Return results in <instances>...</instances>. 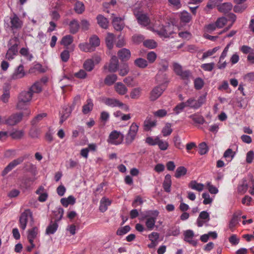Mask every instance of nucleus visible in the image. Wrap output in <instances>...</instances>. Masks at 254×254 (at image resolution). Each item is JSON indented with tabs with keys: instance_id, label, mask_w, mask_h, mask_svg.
Wrapping results in <instances>:
<instances>
[{
	"instance_id": "nucleus-45",
	"label": "nucleus",
	"mask_w": 254,
	"mask_h": 254,
	"mask_svg": "<svg viewBox=\"0 0 254 254\" xmlns=\"http://www.w3.org/2000/svg\"><path fill=\"white\" fill-rule=\"evenodd\" d=\"M189 118L191 119L195 123L202 125L205 122V120L203 117L200 115H191L189 116Z\"/></svg>"
},
{
	"instance_id": "nucleus-6",
	"label": "nucleus",
	"mask_w": 254,
	"mask_h": 254,
	"mask_svg": "<svg viewBox=\"0 0 254 254\" xmlns=\"http://www.w3.org/2000/svg\"><path fill=\"white\" fill-rule=\"evenodd\" d=\"M28 218L33 220V214L29 209H26L21 213L19 217V227L23 230L26 228Z\"/></svg>"
},
{
	"instance_id": "nucleus-33",
	"label": "nucleus",
	"mask_w": 254,
	"mask_h": 254,
	"mask_svg": "<svg viewBox=\"0 0 254 254\" xmlns=\"http://www.w3.org/2000/svg\"><path fill=\"white\" fill-rule=\"evenodd\" d=\"M83 66L87 71H91L94 68L95 65L93 59H87L83 63Z\"/></svg>"
},
{
	"instance_id": "nucleus-4",
	"label": "nucleus",
	"mask_w": 254,
	"mask_h": 254,
	"mask_svg": "<svg viewBox=\"0 0 254 254\" xmlns=\"http://www.w3.org/2000/svg\"><path fill=\"white\" fill-rule=\"evenodd\" d=\"M124 135L116 130L112 131L109 134L107 141L109 143L118 145L121 144L124 140Z\"/></svg>"
},
{
	"instance_id": "nucleus-24",
	"label": "nucleus",
	"mask_w": 254,
	"mask_h": 254,
	"mask_svg": "<svg viewBox=\"0 0 254 254\" xmlns=\"http://www.w3.org/2000/svg\"><path fill=\"white\" fill-rule=\"evenodd\" d=\"M171 184L172 181L171 175L167 174L165 176V179L163 183V189L166 192H170Z\"/></svg>"
},
{
	"instance_id": "nucleus-53",
	"label": "nucleus",
	"mask_w": 254,
	"mask_h": 254,
	"mask_svg": "<svg viewBox=\"0 0 254 254\" xmlns=\"http://www.w3.org/2000/svg\"><path fill=\"white\" fill-rule=\"evenodd\" d=\"M180 228L179 226H176L171 228L168 232L169 236H177L180 234Z\"/></svg>"
},
{
	"instance_id": "nucleus-15",
	"label": "nucleus",
	"mask_w": 254,
	"mask_h": 254,
	"mask_svg": "<svg viewBox=\"0 0 254 254\" xmlns=\"http://www.w3.org/2000/svg\"><path fill=\"white\" fill-rule=\"evenodd\" d=\"M124 18L122 17H114L112 23L114 29L117 31H121L123 29L125 24L123 22Z\"/></svg>"
},
{
	"instance_id": "nucleus-48",
	"label": "nucleus",
	"mask_w": 254,
	"mask_h": 254,
	"mask_svg": "<svg viewBox=\"0 0 254 254\" xmlns=\"http://www.w3.org/2000/svg\"><path fill=\"white\" fill-rule=\"evenodd\" d=\"M173 130L171 128V124L167 123L165 127L162 128V133L164 136H167L170 135Z\"/></svg>"
},
{
	"instance_id": "nucleus-39",
	"label": "nucleus",
	"mask_w": 254,
	"mask_h": 254,
	"mask_svg": "<svg viewBox=\"0 0 254 254\" xmlns=\"http://www.w3.org/2000/svg\"><path fill=\"white\" fill-rule=\"evenodd\" d=\"M248 189V185L246 180H243L241 183L238 185V191L239 193H245Z\"/></svg>"
},
{
	"instance_id": "nucleus-7",
	"label": "nucleus",
	"mask_w": 254,
	"mask_h": 254,
	"mask_svg": "<svg viewBox=\"0 0 254 254\" xmlns=\"http://www.w3.org/2000/svg\"><path fill=\"white\" fill-rule=\"evenodd\" d=\"M165 89L166 86L162 83L155 86L150 92V100L152 101L156 100L161 96Z\"/></svg>"
},
{
	"instance_id": "nucleus-47",
	"label": "nucleus",
	"mask_w": 254,
	"mask_h": 254,
	"mask_svg": "<svg viewBox=\"0 0 254 254\" xmlns=\"http://www.w3.org/2000/svg\"><path fill=\"white\" fill-rule=\"evenodd\" d=\"M89 43L93 48L94 51L96 47L100 45V39L96 35H93L89 39Z\"/></svg>"
},
{
	"instance_id": "nucleus-30",
	"label": "nucleus",
	"mask_w": 254,
	"mask_h": 254,
	"mask_svg": "<svg viewBox=\"0 0 254 254\" xmlns=\"http://www.w3.org/2000/svg\"><path fill=\"white\" fill-rule=\"evenodd\" d=\"M32 97V93L29 91H23L21 92L18 95V98L22 99L24 101L29 103Z\"/></svg>"
},
{
	"instance_id": "nucleus-20",
	"label": "nucleus",
	"mask_w": 254,
	"mask_h": 254,
	"mask_svg": "<svg viewBox=\"0 0 254 254\" xmlns=\"http://www.w3.org/2000/svg\"><path fill=\"white\" fill-rule=\"evenodd\" d=\"M156 125V122L150 118H147L143 123V129L145 131H149Z\"/></svg>"
},
{
	"instance_id": "nucleus-18",
	"label": "nucleus",
	"mask_w": 254,
	"mask_h": 254,
	"mask_svg": "<svg viewBox=\"0 0 254 254\" xmlns=\"http://www.w3.org/2000/svg\"><path fill=\"white\" fill-rule=\"evenodd\" d=\"M135 16L139 24L143 26L148 25L150 23V19L148 16L143 13L135 14Z\"/></svg>"
},
{
	"instance_id": "nucleus-62",
	"label": "nucleus",
	"mask_w": 254,
	"mask_h": 254,
	"mask_svg": "<svg viewBox=\"0 0 254 254\" xmlns=\"http://www.w3.org/2000/svg\"><path fill=\"white\" fill-rule=\"evenodd\" d=\"M159 137L156 136L155 138L152 137H147L145 139V142L150 145H157Z\"/></svg>"
},
{
	"instance_id": "nucleus-13",
	"label": "nucleus",
	"mask_w": 254,
	"mask_h": 254,
	"mask_svg": "<svg viewBox=\"0 0 254 254\" xmlns=\"http://www.w3.org/2000/svg\"><path fill=\"white\" fill-rule=\"evenodd\" d=\"M184 240L189 244L195 246L197 245V241L193 239L194 236V232L191 230H188L184 232Z\"/></svg>"
},
{
	"instance_id": "nucleus-51",
	"label": "nucleus",
	"mask_w": 254,
	"mask_h": 254,
	"mask_svg": "<svg viewBox=\"0 0 254 254\" xmlns=\"http://www.w3.org/2000/svg\"><path fill=\"white\" fill-rule=\"evenodd\" d=\"M187 169L184 167H179L176 171L175 176L177 178H180L181 177L185 175L187 173Z\"/></svg>"
},
{
	"instance_id": "nucleus-23",
	"label": "nucleus",
	"mask_w": 254,
	"mask_h": 254,
	"mask_svg": "<svg viewBox=\"0 0 254 254\" xmlns=\"http://www.w3.org/2000/svg\"><path fill=\"white\" fill-rule=\"evenodd\" d=\"M233 7V5L230 2H225L222 4L219 3L218 9L219 11L223 13H227L230 11Z\"/></svg>"
},
{
	"instance_id": "nucleus-64",
	"label": "nucleus",
	"mask_w": 254,
	"mask_h": 254,
	"mask_svg": "<svg viewBox=\"0 0 254 254\" xmlns=\"http://www.w3.org/2000/svg\"><path fill=\"white\" fill-rule=\"evenodd\" d=\"M157 144L161 150H167L169 146L168 143L167 141L161 140L160 138H159Z\"/></svg>"
},
{
	"instance_id": "nucleus-38",
	"label": "nucleus",
	"mask_w": 254,
	"mask_h": 254,
	"mask_svg": "<svg viewBox=\"0 0 254 254\" xmlns=\"http://www.w3.org/2000/svg\"><path fill=\"white\" fill-rule=\"evenodd\" d=\"M24 133L22 130H14L11 132L9 135L14 139H20L24 135Z\"/></svg>"
},
{
	"instance_id": "nucleus-36",
	"label": "nucleus",
	"mask_w": 254,
	"mask_h": 254,
	"mask_svg": "<svg viewBox=\"0 0 254 254\" xmlns=\"http://www.w3.org/2000/svg\"><path fill=\"white\" fill-rule=\"evenodd\" d=\"M114 40L115 35L112 33H108L106 38V43L109 49L113 47Z\"/></svg>"
},
{
	"instance_id": "nucleus-2",
	"label": "nucleus",
	"mask_w": 254,
	"mask_h": 254,
	"mask_svg": "<svg viewBox=\"0 0 254 254\" xmlns=\"http://www.w3.org/2000/svg\"><path fill=\"white\" fill-rule=\"evenodd\" d=\"M173 25L168 24L164 26H161L158 23H156L152 27H150L151 30L163 38H169L173 33Z\"/></svg>"
},
{
	"instance_id": "nucleus-17",
	"label": "nucleus",
	"mask_w": 254,
	"mask_h": 254,
	"mask_svg": "<svg viewBox=\"0 0 254 254\" xmlns=\"http://www.w3.org/2000/svg\"><path fill=\"white\" fill-rule=\"evenodd\" d=\"M118 56L121 61H127L130 59L131 53L128 49L123 48L118 51Z\"/></svg>"
},
{
	"instance_id": "nucleus-44",
	"label": "nucleus",
	"mask_w": 254,
	"mask_h": 254,
	"mask_svg": "<svg viewBox=\"0 0 254 254\" xmlns=\"http://www.w3.org/2000/svg\"><path fill=\"white\" fill-rule=\"evenodd\" d=\"M180 19L182 22L189 23L191 19V16L188 12L183 11L180 13Z\"/></svg>"
},
{
	"instance_id": "nucleus-35",
	"label": "nucleus",
	"mask_w": 254,
	"mask_h": 254,
	"mask_svg": "<svg viewBox=\"0 0 254 254\" xmlns=\"http://www.w3.org/2000/svg\"><path fill=\"white\" fill-rule=\"evenodd\" d=\"M117 76L116 74H113L107 75L104 80L105 84L110 86L113 84L117 80Z\"/></svg>"
},
{
	"instance_id": "nucleus-26",
	"label": "nucleus",
	"mask_w": 254,
	"mask_h": 254,
	"mask_svg": "<svg viewBox=\"0 0 254 254\" xmlns=\"http://www.w3.org/2000/svg\"><path fill=\"white\" fill-rule=\"evenodd\" d=\"M116 91L120 95H125L127 92V89L122 82H117L115 85Z\"/></svg>"
},
{
	"instance_id": "nucleus-10",
	"label": "nucleus",
	"mask_w": 254,
	"mask_h": 254,
	"mask_svg": "<svg viewBox=\"0 0 254 254\" xmlns=\"http://www.w3.org/2000/svg\"><path fill=\"white\" fill-rule=\"evenodd\" d=\"M26 75V72L24 70V66L22 64H20L14 69L9 79L10 80H15L23 78Z\"/></svg>"
},
{
	"instance_id": "nucleus-60",
	"label": "nucleus",
	"mask_w": 254,
	"mask_h": 254,
	"mask_svg": "<svg viewBox=\"0 0 254 254\" xmlns=\"http://www.w3.org/2000/svg\"><path fill=\"white\" fill-rule=\"evenodd\" d=\"M130 230V228L128 225H126L123 227L119 228L117 231L118 235L122 236L126 234Z\"/></svg>"
},
{
	"instance_id": "nucleus-19",
	"label": "nucleus",
	"mask_w": 254,
	"mask_h": 254,
	"mask_svg": "<svg viewBox=\"0 0 254 254\" xmlns=\"http://www.w3.org/2000/svg\"><path fill=\"white\" fill-rule=\"evenodd\" d=\"M29 103L24 101L22 99H19L18 98V101L16 104V109L18 110H26V112L25 114L27 115H29L31 114V112L30 110H27V107L29 105Z\"/></svg>"
},
{
	"instance_id": "nucleus-27",
	"label": "nucleus",
	"mask_w": 254,
	"mask_h": 254,
	"mask_svg": "<svg viewBox=\"0 0 254 254\" xmlns=\"http://www.w3.org/2000/svg\"><path fill=\"white\" fill-rule=\"evenodd\" d=\"M93 108V103L91 99H88L86 103L82 107V113L84 114H87L90 112Z\"/></svg>"
},
{
	"instance_id": "nucleus-42",
	"label": "nucleus",
	"mask_w": 254,
	"mask_h": 254,
	"mask_svg": "<svg viewBox=\"0 0 254 254\" xmlns=\"http://www.w3.org/2000/svg\"><path fill=\"white\" fill-rule=\"evenodd\" d=\"M235 155V152L231 149H227L223 154V157L226 159V161L228 162L232 161Z\"/></svg>"
},
{
	"instance_id": "nucleus-46",
	"label": "nucleus",
	"mask_w": 254,
	"mask_h": 254,
	"mask_svg": "<svg viewBox=\"0 0 254 254\" xmlns=\"http://www.w3.org/2000/svg\"><path fill=\"white\" fill-rule=\"evenodd\" d=\"M79 47L83 52H91L94 51L93 48H92L89 43H81L79 45Z\"/></svg>"
},
{
	"instance_id": "nucleus-11",
	"label": "nucleus",
	"mask_w": 254,
	"mask_h": 254,
	"mask_svg": "<svg viewBox=\"0 0 254 254\" xmlns=\"http://www.w3.org/2000/svg\"><path fill=\"white\" fill-rule=\"evenodd\" d=\"M102 101L106 105L111 107H122L124 105L122 102L115 98H103Z\"/></svg>"
},
{
	"instance_id": "nucleus-3",
	"label": "nucleus",
	"mask_w": 254,
	"mask_h": 254,
	"mask_svg": "<svg viewBox=\"0 0 254 254\" xmlns=\"http://www.w3.org/2000/svg\"><path fill=\"white\" fill-rule=\"evenodd\" d=\"M138 127V126L135 123L131 124L126 136V144L130 145L134 141L136 136Z\"/></svg>"
},
{
	"instance_id": "nucleus-28",
	"label": "nucleus",
	"mask_w": 254,
	"mask_h": 254,
	"mask_svg": "<svg viewBox=\"0 0 254 254\" xmlns=\"http://www.w3.org/2000/svg\"><path fill=\"white\" fill-rule=\"evenodd\" d=\"M98 24L101 27L104 29H107L108 27L109 21L107 18L102 15H99L97 16Z\"/></svg>"
},
{
	"instance_id": "nucleus-32",
	"label": "nucleus",
	"mask_w": 254,
	"mask_h": 254,
	"mask_svg": "<svg viewBox=\"0 0 254 254\" xmlns=\"http://www.w3.org/2000/svg\"><path fill=\"white\" fill-rule=\"evenodd\" d=\"M189 187L192 190L201 191L203 190L204 185L202 184L197 183L195 181H192L189 183Z\"/></svg>"
},
{
	"instance_id": "nucleus-14",
	"label": "nucleus",
	"mask_w": 254,
	"mask_h": 254,
	"mask_svg": "<svg viewBox=\"0 0 254 254\" xmlns=\"http://www.w3.org/2000/svg\"><path fill=\"white\" fill-rule=\"evenodd\" d=\"M17 53V45L14 44L8 49L5 55V58L8 61H11L14 58Z\"/></svg>"
},
{
	"instance_id": "nucleus-25",
	"label": "nucleus",
	"mask_w": 254,
	"mask_h": 254,
	"mask_svg": "<svg viewBox=\"0 0 254 254\" xmlns=\"http://www.w3.org/2000/svg\"><path fill=\"white\" fill-rule=\"evenodd\" d=\"M69 29L70 33H76L79 29V24L76 19L72 20L69 23Z\"/></svg>"
},
{
	"instance_id": "nucleus-40",
	"label": "nucleus",
	"mask_w": 254,
	"mask_h": 254,
	"mask_svg": "<svg viewBox=\"0 0 254 254\" xmlns=\"http://www.w3.org/2000/svg\"><path fill=\"white\" fill-rule=\"evenodd\" d=\"M74 9L76 13L78 14L82 13L85 10V6L82 2L76 1L74 7Z\"/></svg>"
},
{
	"instance_id": "nucleus-22",
	"label": "nucleus",
	"mask_w": 254,
	"mask_h": 254,
	"mask_svg": "<svg viewBox=\"0 0 254 254\" xmlns=\"http://www.w3.org/2000/svg\"><path fill=\"white\" fill-rule=\"evenodd\" d=\"M111 204V201L109 199L105 197L102 198L100 202L99 210L102 212L106 211L108 209V206Z\"/></svg>"
},
{
	"instance_id": "nucleus-56",
	"label": "nucleus",
	"mask_w": 254,
	"mask_h": 254,
	"mask_svg": "<svg viewBox=\"0 0 254 254\" xmlns=\"http://www.w3.org/2000/svg\"><path fill=\"white\" fill-rule=\"evenodd\" d=\"M227 19L224 17H222L218 18L215 23L217 28H221L227 23Z\"/></svg>"
},
{
	"instance_id": "nucleus-5",
	"label": "nucleus",
	"mask_w": 254,
	"mask_h": 254,
	"mask_svg": "<svg viewBox=\"0 0 254 254\" xmlns=\"http://www.w3.org/2000/svg\"><path fill=\"white\" fill-rule=\"evenodd\" d=\"M205 101V97L201 96L197 100L193 98H190L185 103L187 107L196 110L200 107Z\"/></svg>"
},
{
	"instance_id": "nucleus-55",
	"label": "nucleus",
	"mask_w": 254,
	"mask_h": 254,
	"mask_svg": "<svg viewBox=\"0 0 254 254\" xmlns=\"http://www.w3.org/2000/svg\"><path fill=\"white\" fill-rule=\"evenodd\" d=\"M187 107L185 102H182L179 104H178L174 108L173 111L175 112L176 115H178L180 113H181L185 108Z\"/></svg>"
},
{
	"instance_id": "nucleus-12",
	"label": "nucleus",
	"mask_w": 254,
	"mask_h": 254,
	"mask_svg": "<svg viewBox=\"0 0 254 254\" xmlns=\"http://www.w3.org/2000/svg\"><path fill=\"white\" fill-rule=\"evenodd\" d=\"M10 27L12 30L19 29L22 27V22L15 14H13L10 16Z\"/></svg>"
},
{
	"instance_id": "nucleus-41",
	"label": "nucleus",
	"mask_w": 254,
	"mask_h": 254,
	"mask_svg": "<svg viewBox=\"0 0 254 254\" xmlns=\"http://www.w3.org/2000/svg\"><path fill=\"white\" fill-rule=\"evenodd\" d=\"M58 225L57 222H51L46 229V233L48 235L53 234L57 230Z\"/></svg>"
},
{
	"instance_id": "nucleus-50",
	"label": "nucleus",
	"mask_w": 254,
	"mask_h": 254,
	"mask_svg": "<svg viewBox=\"0 0 254 254\" xmlns=\"http://www.w3.org/2000/svg\"><path fill=\"white\" fill-rule=\"evenodd\" d=\"M129 68L127 64H125L121 65L119 69V74L121 76H124L129 72Z\"/></svg>"
},
{
	"instance_id": "nucleus-21",
	"label": "nucleus",
	"mask_w": 254,
	"mask_h": 254,
	"mask_svg": "<svg viewBox=\"0 0 254 254\" xmlns=\"http://www.w3.org/2000/svg\"><path fill=\"white\" fill-rule=\"evenodd\" d=\"M38 233V228L34 227L28 231L27 238L30 244L33 245L34 240L36 238Z\"/></svg>"
},
{
	"instance_id": "nucleus-61",
	"label": "nucleus",
	"mask_w": 254,
	"mask_h": 254,
	"mask_svg": "<svg viewBox=\"0 0 254 254\" xmlns=\"http://www.w3.org/2000/svg\"><path fill=\"white\" fill-rule=\"evenodd\" d=\"M208 151V148L205 142H202L199 145V153L200 155L206 154Z\"/></svg>"
},
{
	"instance_id": "nucleus-59",
	"label": "nucleus",
	"mask_w": 254,
	"mask_h": 254,
	"mask_svg": "<svg viewBox=\"0 0 254 254\" xmlns=\"http://www.w3.org/2000/svg\"><path fill=\"white\" fill-rule=\"evenodd\" d=\"M144 45L149 49H154L157 47L156 42L153 40H147L144 42Z\"/></svg>"
},
{
	"instance_id": "nucleus-43",
	"label": "nucleus",
	"mask_w": 254,
	"mask_h": 254,
	"mask_svg": "<svg viewBox=\"0 0 254 254\" xmlns=\"http://www.w3.org/2000/svg\"><path fill=\"white\" fill-rule=\"evenodd\" d=\"M160 64L161 65L162 67L159 69V72L155 77V80L156 81L157 83H161L162 81L161 79V75L160 74V72L162 71L166 70L168 67V65L166 63L162 62Z\"/></svg>"
},
{
	"instance_id": "nucleus-37",
	"label": "nucleus",
	"mask_w": 254,
	"mask_h": 254,
	"mask_svg": "<svg viewBox=\"0 0 254 254\" xmlns=\"http://www.w3.org/2000/svg\"><path fill=\"white\" fill-rule=\"evenodd\" d=\"M134 63L136 66L141 68H144L148 65L147 61L141 58L136 59L134 61Z\"/></svg>"
},
{
	"instance_id": "nucleus-31",
	"label": "nucleus",
	"mask_w": 254,
	"mask_h": 254,
	"mask_svg": "<svg viewBox=\"0 0 254 254\" xmlns=\"http://www.w3.org/2000/svg\"><path fill=\"white\" fill-rule=\"evenodd\" d=\"M42 85L39 81L35 82L29 90V91L32 93V95L34 93H38L42 91Z\"/></svg>"
},
{
	"instance_id": "nucleus-8",
	"label": "nucleus",
	"mask_w": 254,
	"mask_h": 254,
	"mask_svg": "<svg viewBox=\"0 0 254 254\" xmlns=\"http://www.w3.org/2000/svg\"><path fill=\"white\" fill-rule=\"evenodd\" d=\"M25 158L26 156H23L16 159H14L11 162H10L2 171L1 173L2 176H5L8 173L11 171L16 166L22 163L25 159Z\"/></svg>"
},
{
	"instance_id": "nucleus-63",
	"label": "nucleus",
	"mask_w": 254,
	"mask_h": 254,
	"mask_svg": "<svg viewBox=\"0 0 254 254\" xmlns=\"http://www.w3.org/2000/svg\"><path fill=\"white\" fill-rule=\"evenodd\" d=\"M144 39V36L140 34H135L132 37V41L135 44L140 43L143 41Z\"/></svg>"
},
{
	"instance_id": "nucleus-1",
	"label": "nucleus",
	"mask_w": 254,
	"mask_h": 254,
	"mask_svg": "<svg viewBox=\"0 0 254 254\" xmlns=\"http://www.w3.org/2000/svg\"><path fill=\"white\" fill-rule=\"evenodd\" d=\"M159 214V212L157 210H146L140 212L139 219L140 221L145 220V224L146 228L149 231H152L155 227H158L155 225V223Z\"/></svg>"
},
{
	"instance_id": "nucleus-52",
	"label": "nucleus",
	"mask_w": 254,
	"mask_h": 254,
	"mask_svg": "<svg viewBox=\"0 0 254 254\" xmlns=\"http://www.w3.org/2000/svg\"><path fill=\"white\" fill-rule=\"evenodd\" d=\"M141 89L139 87L133 89L130 94L131 98L136 99H138L140 95Z\"/></svg>"
},
{
	"instance_id": "nucleus-16",
	"label": "nucleus",
	"mask_w": 254,
	"mask_h": 254,
	"mask_svg": "<svg viewBox=\"0 0 254 254\" xmlns=\"http://www.w3.org/2000/svg\"><path fill=\"white\" fill-rule=\"evenodd\" d=\"M119 67V61L116 56H113L111 58L110 63L108 65V71L111 72H116Z\"/></svg>"
},
{
	"instance_id": "nucleus-9",
	"label": "nucleus",
	"mask_w": 254,
	"mask_h": 254,
	"mask_svg": "<svg viewBox=\"0 0 254 254\" xmlns=\"http://www.w3.org/2000/svg\"><path fill=\"white\" fill-rule=\"evenodd\" d=\"M23 116L22 113L12 114L7 118H4V124L9 126H14L22 120Z\"/></svg>"
},
{
	"instance_id": "nucleus-29",
	"label": "nucleus",
	"mask_w": 254,
	"mask_h": 254,
	"mask_svg": "<svg viewBox=\"0 0 254 254\" xmlns=\"http://www.w3.org/2000/svg\"><path fill=\"white\" fill-rule=\"evenodd\" d=\"M61 202L64 206L67 207L68 205H73L75 203V198L72 195H69L67 198H62Z\"/></svg>"
},
{
	"instance_id": "nucleus-58",
	"label": "nucleus",
	"mask_w": 254,
	"mask_h": 254,
	"mask_svg": "<svg viewBox=\"0 0 254 254\" xmlns=\"http://www.w3.org/2000/svg\"><path fill=\"white\" fill-rule=\"evenodd\" d=\"M194 87L197 90L201 89L204 85V81L201 78H197L194 81Z\"/></svg>"
},
{
	"instance_id": "nucleus-34",
	"label": "nucleus",
	"mask_w": 254,
	"mask_h": 254,
	"mask_svg": "<svg viewBox=\"0 0 254 254\" xmlns=\"http://www.w3.org/2000/svg\"><path fill=\"white\" fill-rule=\"evenodd\" d=\"M64 113L61 115L60 118V124H62L64 121H65L67 118L69 116L72 110L69 107H65L64 108Z\"/></svg>"
},
{
	"instance_id": "nucleus-57",
	"label": "nucleus",
	"mask_w": 254,
	"mask_h": 254,
	"mask_svg": "<svg viewBox=\"0 0 254 254\" xmlns=\"http://www.w3.org/2000/svg\"><path fill=\"white\" fill-rule=\"evenodd\" d=\"M222 0H210L207 4L206 7L209 9H213L215 6L218 7L219 3L221 2Z\"/></svg>"
},
{
	"instance_id": "nucleus-49",
	"label": "nucleus",
	"mask_w": 254,
	"mask_h": 254,
	"mask_svg": "<svg viewBox=\"0 0 254 254\" xmlns=\"http://www.w3.org/2000/svg\"><path fill=\"white\" fill-rule=\"evenodd\" d=\"M73 41V37L71 35H66L63 37L61 44L65 46L69 45Z\"/></svg>"
},
{
	"instance_id": "nucleus-54",
	"label": "nucleus",
	"mask_w": 254,
	"mask_h": 254,
	"mask_svg": "<svg viewBox=\"0 0 254 254\" xmlns=\"http://www.w3.org/2000/svg\"><path fill=\"white\" fill-rule=\"evenodd\" d=\"M20 53L30 61H31L33 58L32 55L29 53L28 49L25 48H21L20 51Z\"/></svg>"
}]
</instances>
